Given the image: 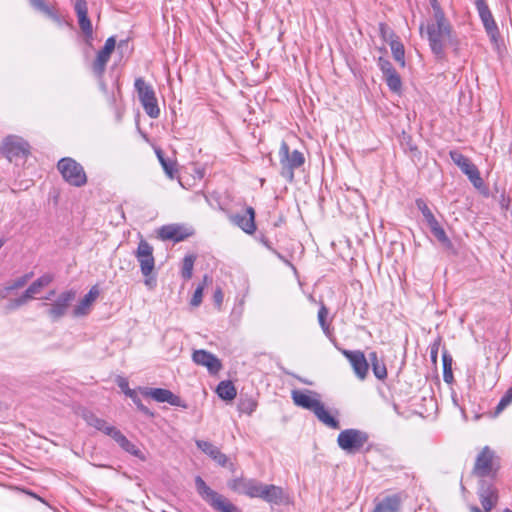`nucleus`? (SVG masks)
I'll use <instances>...</instances> for the list:
<instances>
[{
  "mask_svg": "<svg viewBox=\"0 0 512 512\" xmlns=\"http://www.w3.org/2000/svg\"><path fill=\"white\" fill-rule=\"evenodd\" d=\"M427 35L429 46L433 54L438 59H443L445 56V48L448 45H455L456 39L453 28L446 16L438 18L431 17L427 24L420 25V34Z\"/></svg>",
  "mask_w": 512,
  "mask_h": 512,
  "instance_id": "1",
  "label": "nucleus"
},
{
  "mask_svg": "<svg viewBox=\"0 0 512 512\" xmlns=\"http://www.w3.org/2000/svg\"><path fill=\"white\" fill-rule=\"evenodd\" d=\"M500 468L501 459L496 451L485 446L476 456L472 475L479 479V487L482 482H491L495 486L494 480L497 478Z\"/></svg>",
  "mask_w": 512,
  "mask_h": 512,
  "instance_id": "2",
  "label": "nucleus"
},
{
  "mask_svg": "<svg viewBox=\"0 0 512 512\" xmlns=\"http://www.w3.org/2000/svg\"><path fill=\"white\" fill-rule=\"evenodd\" d=\"M195 486L201 498L207 502L215 511L242 512L226 497L211 489L200 476L195 478Z\"/></svg>",
  "mask_w": 512,
  "mask_h": 512,
  "instance_id": "3",
  "label": "nucleus"
},
{
  "mask_svg": "<svg viewBox=\"0 0 512 512\" xmlns=\"http://www.w3.org/2000/svg\"><path fill=\"white\" fill-rule=\"evenodd\" d=\"M153 251V247L146 240L141 239L134 253L140 265L141 273L145 277L144 283L149 288H153L156 282L155 278L152 276L155 268Z\"/></svg>",
  "mask_w": 512,
  "mask_h": 512,
  "instance_id": "4",
  "label": "nucleus"
},
{
  "mask_svg": "<svg viewBox=\"0 0 512 512\" xmlns=\"http://www.w3.org/2000/svg\"><path fill=\"white\" fill-rule=\"evenodd\" d=\"M279 161L281 164V175L289 181L294 178V169L304 164V156L298 150L290 153L289 146L286 142H282L279 148Z\"/></svg>",
  "mask_w": 512,
  "mask_h": 512,
  "instance_id": "5",
  "label": "nucleus"
},
{
  "mask_svg": "<svg viewBox=\"0 0 512 512\" xmlns=\"http://www.w3.org/2000/svg\"><path fill=\"white\" fill-rule=\"evenodd\" d=\"M57 168L64 180L72 186L82 187L87 183V176L83 167L72 158H62Z\"/></svg>",
  "mask_w": 512,
  "mask_h": 512,
  "instance_id": "6",
  "label": "nucleus"
},
{
  "mask_svg": "<svg viewBox=\"0 0 512 512\" xmlns=\"http://www.w3.org/2000/svg\"><path fill=\"white\" fill-rule=\"evenodd\" d=\"M134 86L146 114L151 118H158L160 109L153 87L147 84L143 78H137Z\"/></svg>",
  "mask_w": 512,
  "mask_h": 512,
  "instance_id": "7",
  "label": "nucleus"
},
{
  "mask_svg": "<svg viewBox=\"0 0 512 512\" xmlns=\"http://www.w3.org/2000/svg\"><path fill=\"white\" fill-rule=\"evenodd\" d=\"M367 441V433L357 429L343 430L337 438L339 447L350 454L358 452Z\"/></svg>",
  "mask_w": 512,
  "mask_h": 512,
  "instance_id": "8",
  "label": "nucleus"
},
{
  "mask_svg": "<svg viewBox=\"0 0 512 512\" xmlns=\"http://www.w3.org/2000/svg\"><path fill=\"white\" fill-rule=\"evenodd\" d=\"M449 154L454 164H456L461 171L468 176L469 180L476 188L483 185V180L480 177L478 168L466 156L458 151H450Z\"/></svg>",
  "mask_w": 512,
  "mask_h": 512,
  "instance_id": "9",
  "label": "nucleus"
},
{
  "mask_svg": "<svg viewBox=\"0 0 512 512\" xmlns=\"http://www.w3.org/2000/svg\"><path fill=\"white\" fill-rule=\"evenodd\" d=\"M75 297V291H65L59 295L53 304L48 305L47 303H42V306L47 307V315L55 322L66 315L70 303L75 299Z\"/></svg>",
  "mask_w": 512,
  "mask_h": 512,
  "instance_id": "10",
  "label": "nucleus"
},
{
  "mask_svg": "<svg viewBox=\"0 0 512 512\" xmlns=\"http://www.w3.org/2000/svg\"><path fill=\"white\" fill-rule=\"evenodd\" d=\"M2 152L9 159L25 157L29 153V145L19 137L8 136L2 143Z\"/></svg>",
  "mask_w": 512,
  "mask_h": 512,
  "instance_id": "11",
  "label": "nucleus"
},
{
  "mask_svg": "<svg viewBox=\"0 0 512 512\" xmlns=\"http://www.w3.org/2000/svg\"><path fill=\"white\" fill-rule=\"evenodd\" d=\"M141 393L143 396L150 397L159 403L167 402L172 406L187 408L186 403H184L179 396L175 395L168 389L144 388L141 390Z\"/></svg>",
  "mask_w": 512,
  "mask_h": 512,
  "instance_id": "12",
  "label": "nucleus"
},
{
  "mask_svg": "<svg viewBox=\"0 0 512 512\" xmlns=\"http://www.w3.org/2000/svg\"><path fill=\"white\" fill-rule=\"evenodd\" d=\"M476 7L483 26L493 42H497L499 30L492 13L484 0H476Z\"/></svg>",
  "mask_w": 512,
  "mask_h": 512,
  "instance_id": "13",
  "label": "nucleus"
},
{
  "mask_svg": "<svg viewBox=\"0 0 512 512\" xmlns=\"http://www.w3.org/2000/svg\"><path fill=\"white\" fill-rule=\"evenodd\" d=\"M342 354L348 359L350 362L354 373L360 380H364L367 376L369 370V363L363 352L356 350H343Z\"/></svg>",
  "mask_w": 512,
  "mask_h": 512,
  "instance_id": "14",
  "label": "nucleus"
},
{
  "mask_svg": "<svg viewBox=\"0 0 512 512\" xmlns=\"http://www.w3.org/2000/svg\"><path fill=\"white\" fill-rule=\"evenodd\" d=\"M260 482L253 479L235 478L229 481L228 487L239 494H245L251 498H257Z\"/></svg>",
  "mask_w": 512,
  "mask_h": 512,
  "instance_id": "15",
  "label": "nucleus"
},
{
  "mask_svg": "<svg viewBox=\"0 0 512 512\" xmlns=\"http://www.w3.org/2000/svg\"><path fill=\"white\" fill-rule=\"evenodd\" d=\"M192 360L197 365L206 367L211 374H217L222 368L221 361L214 354L203 349L195 350Z\"/></svg>",
  "mask_w": 512,
  "mask_h": 512,
  "instance_id": "16",
  "label": "nucleus"
},
{
  "mask_svg": "<svg viewBox=\"0 0 512 512\" xmlns=\"http://www.w3.org/2000/svg\"><path fill=\"white\" fill-rule=\"evenodd\" d=\"M478 496L484 512H490L498 502V490L491 482H482Z\"/></svg>",
  "mask_w": 512,
  "mask_h": 512,
  "instance_id": "17",
  "label": "nucleus"
},
{
  "mask_svg": "<svg viewBox=\"0 0 512 512\" xmlns=\"http://www.w3.org/2000/svg\"><path fill=\"white\" fill-rule=\"evenodd\" d=\"M116 40L114 37H109L104 47L97 53L96 59L93 62V71L98 76H101L106 68V65L115 49Z\"/></svg>",
  "mask_w": 512,
  "mask_h": 512,
  "instance_id": "18",
  "label": "nucleus"
},
{
  "mask_svg": "<svg viewBox=\"0 0 512 512\" xmlns=\"http://www.w3.org/2000/svg\"><path fill=\"white\" fill-rule=\"evenodd\" d=\"M231 223L239 227L247 234H253L256 231L255 210L247 207L245 214H231L228 216Z\"/></svg>",
  "mask_w": 512,
  "mask_h": 512,
  "instance_id": "19",
  "label": "nucleus"
},
{
  "mask_svg": "<svg viewBox=\"0 0 512 512\" xmlns=\"http://www.w3.org/2000/svg\"><path fill=\"white\" fill-rule=\"evenodd\" d=\"M41 291V286H38V283L35 280L20 297L10 299L8 303L4 306V311L6 313H10L20 308L21 306H24L30 300L34 299L35 296L38 295Z\"/></svg>",
  "mask_w": 512,
  "mask_h": 512,
  "instance_id": "20",
  "label": "nucleus"
},
{
  "mask_svg": "<svg viewBox=\"0 0 512 512\" xmlns=\"http://www.w3.org/2000/svg\"><path fill=\"white\" fill-rule=\"evenodd\" d=\"M292 399L295 405L304 409L310 410L314 413L317 407L322 403L318 395L313 391H292Z\"/></svg>",
  "mask_w": 512,
  "mask_h": 512,
  "instance_id": "21",
  "label": "nucleus"
},
{
  "mask_svg": "<svg viewBox=\"0 0 512 512\" xmlns=\"http://www.w3.org/2000/svg\"><path fill=\"white\" fill-rule=\"evenodd\" d=\"M197 447L207 454L210 458H212L218 465L222 467H226L229 463L228 457L220 451L218 447L213 445L212 443L204 440L196 441Z\"/></svg>",
  "mask_w": 512,
  "mask_h": 512,
  "instance_id": "22",
  "label": "nucleus"
},
{
  "mask_svg": "<svg viewBox=\"0 0 512 512\" xmlns=\"http://www.w3.org/2000/svg\"><path fill=\"white\" fill-rule=\"evenodd\" d=\"M75 12L78 17V22L83 33L91 37L93 33L92 24L88 18V6L86 0H76Z\"/></svg>",
  "mask_w": 512,
  "mask_h": 512,
  "instance_id": "23",
  "label": "nucleus"
},
{
  "mask_svg": "<svg viewBox=\"0 0 512 512\" xmlns=\"http://www.w3.org/2000/svg\"><path fill=\"white\" fill-rule=\"evenodd\" d=\"M400 495H388L376 503L372 512H402Z\"/></svg>",
  "mask_w": 512,
  "mask_h": 512,
  "instance_id": "24",
  "label": "nucleus"
},
{
  "mask_svg": "<svg viewBox=\"0 0 512 512\" xmlns=\"http://www.w3.org/2000/svg\"><path fill=\"white\" fill-rule=\"evenodd\" d=\"M257 498H261L269 503L280 504L283 500V490L275 485L261 483Z\"/></svg>",
  "mask_w": 512,
  "mask_h": 512,
  "instance_id": "25",
  "label": "nucleus"
},
{
  "mask_svg": "<svg viewBox=\"0 0 512 512\" xmlns=\"http://www.w3.org/2000/svg\"><path fill=\"white\" fill-rule=\"evenodd\" d=\"M99 296V289L97 286H93L90 291L84 296L79 304L74 308L73 314L76 317L87 315L92 304Z\"/></svg>",
  "mask_w": 512,
  "mask_h": 512,
  "instance_id": "26",
  "label": "nucleus"
},
{
  "mask_svg": "<svg viewBox=\"0 0 512 512\" xmlns=\"http://www.w3.org/2000/svg\"><path fill=\"white\" fill-rule=\"evenodd\" d=\"M32 274H25L16 280L8 283L5 285L2 289H0V299H6L8 298L9 294L16 289H20L24 287L28 281L30 280Z\"/></svg>",
  "mask_w": 512,
  "mask_h": 512,
  "instance_id": "27",
  "label": "nucleus"
},
{
  "mask_svg": "<svg viewBox=\"0 0 512 512\" xmlns=\"http://www.w3.org/2000/svg\"><path fill=\"white\" fill-rule=\"evenodd\" d=\"M159 235L163 240H174L176 242L182 241L185 238L181 227L176 225L163 226L159 231Z\"/></svg>",
  "mask_w": 512,
  "mask_h": 512,
  "instance_id": "28",
  "label": "nucleus"
},
{
  "mask_svg": "<svg viewBox=\"0 0 512 512\" xmlns=\"http://www.w3.org/2000/svg\"><path fill=\"white\" fill-rule=\"evenodd\" d=\"M118 385L123 390V392L133 400V402L136 404L137 408L140 411H142L145 414L152 415L149 409L142 404L136 392L128 387V382L125 379L121 378L118 381Z\"/></svg>",
  "mask_w": 512,
  "mask_h": 512,
  "instance_id": "29",
  "label": "nucleus"
},
{
  "mask_svg": "<svg viewBox=\"0 0 512 512\" xmlns=\"http://www.w3.org/2000/svg\"><path fill=\"white\" fill-rule=\"evenodd\" d=\"M314 414L326 426L333 429L339 428V422L329 414V412L325 409L323 403H321L317 407V409L314 411Z\"/></svg>",
  "mask_w": 512,
  "mask_h": 512,
  "instance_id": "30",
  "label": "nucleus"
},
{
  "mask_svg": "<svg viewBox=\"0 0 512 512\" xmlns=\"http://www.w3.org/2000/svg\"><path fill=\"white\" fill-rule=\"evenodd\" d=\"M156 155L166 175L170 179H173L175 173L177 172L176 162L174 160L165 158L163 152L160 149L156 150Z\"/></svg>",
  "mask_w": 512,
  "mask_h": 512,
  "instance_id": "31",
  "label": "nucleus"
},
{
  "mask_svg": "<svg viewBox=\"0 0 512 512\" xmlns=\"http://www.w3.org/2000/svg\"><path fill=\"white\" fill-rule=\"evenodd\" d=\"M218 396L223 400H233L236 397V389L230 381L219 383L217 390Z\"/></svg>",
  "mask_w": 512,
  "mask_h": 512,
  "instance_id": "32",
  "label": "nucleus"
},
{
  "mask_svg": "<svg viewBox=\"0 0 512 512\" xmlns=\"http://www.w3.org/2000/svg\"><path fill=\"white\" fill-rule=\"evenodd\" d=\"M116 442L119 444V446L124 449L126 452L140 458V459H144L143 455H142V452L140 451V449L134 445L131 441H129L123 434H121L118 439L116 440Z\"/></svg>",
  "mask_w": 512,
  "mask_h": 512,
  "instance_id": "33",
  "label": "nucleus"
},
{
  "mask_svg": "<svg viewBox=\"0 0 512 512\" xmlns=\"http://www.w3.org/2000/svg\"><path fill=\"white\" fill-rule=\"evenodd\" d=\"M394 59L402 66H405L404 46L397 39H392L389 43Z\"/></svg>",
  "mask_w": 512,
  "mask_h": 512,
  "instance_id": "34",
  "label": "nucleus"
},
{
  "mask_svg": "<svg viewBox=\"0 0 512 512\" xmlns=\"http://www.w3.org/2000/svg\"><path fill=\"white\" fill-rule=\"evenodd\" d=\"M429 228L433 235L437 238V240L446 248L452 247V242L446 235L444 229L440 226L438 221L435 222V225H429Z\"/></svg>",
  "mask_w": 512,
  "mask_h": 512,
  "instance_id": "35",
  "label": "nucleus"
},
{
  "mask_svg": "<svg viewBox=\"0 0 512 512\" xmlns=\"http://www.w3.org/2000/svg\"><path fill=\"white\" fill-rule=\"evenodd\" d=\"M443 361V378L446 383H451L453 381V373H452V362L453 359L451 355L445 350L442 355Z\"/></svg>",
  "mask_w": 512,
  "mask_h": 512,
  "instance_id": "36",
  "label": "nucleus"
},
{
  "mask_svg": "<svg viewBox=\"0 0 512 512\" xmlns=\"http://www.w3.org/2000/svg\"><path fill=\"white\" fill-rule=\"evenodd\" d=\"M211 282H212V279L208 275H205L204 278H203V284L199 285L196 288V290L194 291V294H193L192 299H191V305L192 306L197 307V306H199L202 303L204 286L207 283H211Z\"/></svg>",
  "mask_w": 512,
  "mask_h": 512,
  "instance_id": "37",
  "label": "nucleus"
},
{
  "mask_svg": "<svg viewBox=\"0 0 512 512\" xmlns=\"http://www.w3.org/2000/svg\"><path fill=\"white\" fill-rule=\"evenodd\" d=\"M416 205H417L418 209L421 211V213H422L423 217L425 218L428 226L429 225H435V222L437 221V219L434 217L432 211L429 209L427 204L423 200L418 199L416 201Z\"/></svg>",
  "mask_w": 512,
  "mask_h": 512,
  "instance_id": "38",
  "label": "nucleus"
},
{
  "mask_svg": "<svg viewBox=\"0 0 512 512\" xmlns=\"http://www.w3.org/2000/svg\"><path fill=\"white\" fill-rule=\"evenodd\" d=\"M195 257L193 255H187L183 259L182 265V277L186 280L192 277Z\"/></svg>",
  "mask_w": 512,
  "mask_h": 512,
  "instance_id": "39",
  "label": "nucleus"
},
{
  "mask_svg": "<svg viewBox=\"0 0 512 512\" xmlns=\"http://www.w3.org/2000/svg\"><path fill=\"white\" fill-rule=\"evenodd\" d=\"M30 3L31 5L41 11L42 13H44L45 15L53 18V19H56L57 16L56 14L54 13V11L48 6V4L46 3L45 0H30Z\"/></svg>",
  "mask_w": 512,
  "mask_h": 512,
  "instance_id": "40",
  "label": "nucleus"
},
{
  "mask_svg": "<svg viewBox=\"0 0 512 512\" xmlns=\"http://www.w3.org/2000/svg\"><path fill=\"white\" fill-rule=\"evenodd\" d=\"M327 317H328V309L324 304L321 305L319 311H318V321L319 324L323 330V332L329 336L330 335V328L329 324L327 323Z\"/></svg>",
  "mask_w": 512,
  "mask_h": 512,
  "instance_id": "41",
  "label": "nucleus"
},
{
  "mask_svg": "<svg viewBox=\"0 0 512 512\" xmlns=\"http://www.w3.org/2000/svg\"><path fill=\"white\" fill-rule=\"evenodd\" d=\"M384 80L387 83V85L391 91L396 92V93L401 91L402 81H401L400 75L398 73H396L394 75H390L389 77H386V79H384Z\"/></svg>",
  "mask_w": 512,
  "mask_h": 512,
  "instance_id": "42",
  "label": "nucleus"
},
{
  "mask_svg": "<svg viewBox=\"0 0 512 512\" xmlns=\"http://www.w3.org/2000/svg\"><path fill=\"white\" fill-rule=\"evenodd\" d=\"M83 419L87 422L88 425L94 427L95 429H99L102 425L104 419L98 418L95 414L90 411H84L82 413Z\"/></svg>",
  "mask_w": 512,
  "mask_h": 512,
  "instance_id": "43",
  "label": "nucleus"
},
{
  "mask_svg": "<svg viewBox=\"0 0 512 512\" xmlns=\"http://www.w3.org/2000/svg\"><path fill=\"white\" fill-rule=\"evenodd\" d=\"M99 431H102L104 434L110 436L115 441L118 439V437L122 434L120 430H118L116 427L110 425L105 420L103 421L102 425L98 429Z\"/></svg>",
  "mask_w": 512,
  "mask_h": 512,
  "instance_id": "44",
  "label": "nucleus"
},
{
  "mask_svg": "<svg viewBox=\"0 0 512 512\" xmlns=\"http://www.w3.org/2000/svg\"><path fill=\"white\" fill-rule=\"evenodd\" d=\"M99 431H102L104 434L110 436L115 441L118 439V437L122 434L120 430H118L116 427L110 425L105 420L103 421L102 425L98 429Z\"/></svg>",
  "mask_w": 512,
  "mask_h": 512,
  "instance_id": "45",
  "label": "nucleus"
},
{
  "mask_svg": "<svg viewBox=\"0 0 512 512\" xmlns=\"http://www.w3.org/2000/svg\"><path fill=\"white\" fill-rule=\"evenodd\" d=\"M512 403V386L506 391V393L500 399L497 407L496 413H501L506 407H508Z\"/></svg>",
  "mask_w": 512,
  "mask_h": 512,
  "instance_id": "46",
  "label": "nucleus"
},
{
  "mask_svg": "<svg viewBox=\"0 0 512 512\" xmlns=\"http://www.w3.org/2000/svg\"><path fill=\"white\" fill-rule=\"evenodd\" d=\"M372 370L376 378L383 380L387 376L386 366L382 361H376L372 364Z\"/></svg>",
  "mask_w": 512,
  "mask_h": 512,
  "instance_id": "47",
  "label": "nucleus"
},
{
  "mask_svg": "<svg viewBox=\"0 0 512 512\" xmlns=\"http://www.w3.org/2000/svg\"><path fill=\"white\" fill-rule=\"evenodd\" d=\"M379 31L382 38L388 43H390L392 39H396L394 32L384 23L379 24Z\"/></svg>",
  "mask_w": 512,
  "mask_h": 512,
  "instance_id": "48",
  "label": "nucleus"
},
{
  "mask_svg": "<svg viewBox=\"0 0 512 512\" xmlns=\"http://www.w3.org/2000/svg\"><path fill=\"white\" fill-rule=\"evenodd\" d=\"M429 2L431 5V9H432L431 17H435V18L440 17L441 18V16H445V13L437 0H429Z\"/></svg>",
  "mask_w": 512,
  "mask_h": 512,
  "instance_id": "49",
  "label": "nucleus"
},
{
  "mask_svg": "<svg viewBox=\"0 0 512 512\" xmlns=\"http://www.w3.org/2000/svg\"><path fill=\"white\" fill-rule=\"evenodd\" d=\"M440 344H441V339L437 338L430 346V357H431V360L433 363L437 362Z\"/></svg>",
  "mask_w": 512,
  "mask_h": 512,
  "instance_id": "50",
  "label": "nucleus"
},
{
  "mask_svg": "<svg viewBox=\"0 0 512 512\" xmlns=\"http://www.w3.org/2000/svg\"><path fill=\"white\" fill-rule=\"evenodd\" d=\"M53 276L51 274H44L40 276L36 281L38 283V286H41V288L47 287L50 283L53 281Z\"/></svg>",
  "mask_w": 512,
  "mask_h": 512,
  "instance_id": "51",
  "label": "nucleus"
},
{
  "mask_svg": "<svg viewBox=\"0 0 512 512\" xmlns=\"http://www.w3.org/2000/svg\"><path fill=\"white\" fill-rule=\"evenodd\" d=\"M53 276L51 274H44L40 276L36 281L38 283V286H41V288L47 287L50 283L53 281Z\"/></svg>",
  "mask_w": 512,
  "mask_h": 512,
  "instance_id": "52",
  "label": "nucleus"
},
{
  "mask_svg": "<svg viewBox=\"0 0 512 512\" xmlns=\"http://www.w3.org/2000/svg\"><path fill=\"white\" fill-rule=\"evenodd\" d=\"M378 64H379V67H380L382 73H384L385 71H387L393 67L389 60L384 59L382 57L379 58Z\"/></svg>",
  "mask_w": 512,
  "mask_h": 512,
  "instance_id": "53",
  "label": "nucleus"
},
{
  "mask_svg": "<svg viewBox=\"0 0 512 512\" xmlns=\"http://www.w3.org/2000/svg\"><path fill=\"white\" fill-rule=\"evenodd\" d=\"M214 301L215 303L220 306L222 304V301H223V293H222V290L221 288H217L216 291L214 292Z\"/></svg>",
  "mask_w": 512,
  "mask_h": 512,
  "instance_id": "54",
  "label": "nucleus"
},
{
  "mask_svg": "<svg viewBox=\"0 0 512 512\" xmlns=\"http://www.w3.org/2000/svg\"><path fill=\"white\" fill-rule=\"evenodd\" d=\"M396 73H397V71L394 69V67H392L391 69H389L383 73V78L386 79V77H389L390 75H394Z\"/></svg>",
  "mask_w": 512,
  "mask_h": 512,
  "instance_id": "55",
  "label": "nucleus"
},
{
  "mask_svg": "<svg viewBox=\"0 0 512 512\" xmlns=\"http://www.w3.org/2000/svg\"><path fill=\"white\" fill-rule=\"evenodd\" d=\"M369 360L371 361V365H372L373 363H375L376 361H380V360L378 359V356H377V353H376V352H371V353L369 354Z\"/></svg>",
  "mask_w": 512,
  "mask_h": 512,
  "instance_id": "56",
  "label": "nucleus"
},
{
  "mask_svg": "<svg viewBox=\"0 0 512 512\" xmlns=\"http://www.w3.org/2000/svg\"><path fill=\"white\" fill-rule=\"evenodd\" d=\"M470 511L471 512H484V510L482 511L479 507L477 506H471L470 507Z\"/></svg>",
  "mask_w": 512,
  "mask_h": 512,
  "instance_id": "57",
  "label": "nucleus"
},
{
  "mask_svg": "<svg viewBox=\"0 0 512 512\" xmlns=\"http://www.w3.org/2000/svg\"><path fill=\"white\" fill-rule=\"evenodd\" d=\"M55 295V291L51 290L48 295L45 297L46 300H50Z\"/></svg>",
  "mask_w": 512,
  "mask_h": 512,
  "instance_id": "58",
  "label": "nucleus"
},
{
  "mask_svg": "<svg viewBox=\"0 0 512 512\" xmlns=\"http://www.w3.org/2000/svg\"><path fill=\"white\" fill-rule=\"evenodd\" d=\"M503 512H512L509 508L503 510Z\"/></svg>",
  "mask_w": 512,
  "mask_h": 512,
  "instance_id": "59",
  "label": "nucleus"
}]
</instances>
